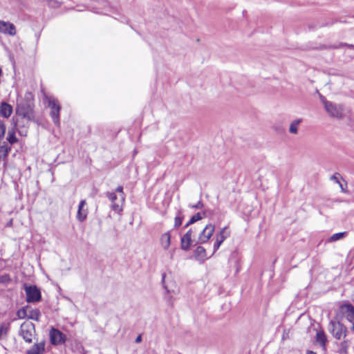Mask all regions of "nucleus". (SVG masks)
<instances>
[{"instance_id": "obj_31", "label": "nucleus", "mask_w": 354, "mask_h": 354, "mask_svg": "<svg viewBox=\"0 0 354 354\" xmlns=\"http://www.w3.org/2000/svg\"><path fill=\"white\" fill-rule=\"evenodd\" d=\"M6 126L4 123L0 120V140H1L5 136Z\"/></svg>"}, {"instance_id": "obj_11", "label": "nucleus", "mask_w": 354, "mask_h": 354, "mask_svg": "<svg viewBox=\"0 0 354 354\" xmlns=\"http://www.w3.org/2000/svg\"><path fill=\"white\" fill-rule=\"evenodd\" d=\"M193 230H188L180 239V247L183 250H188L190 248L193 241L192 239Z\"/></svg>"}, {"instance_id": "obj_29", "label": "nucleus", "mask_w": 354, "mask_h": 354, "mask_svg": "<svg viewBox=\"0 0 354 354\" xmlns=\"http://www.w3.org/2000/svg\"><path fill=\"white\" fill-rule=\"evenodd\" d=\"M34 96L31 92H26L24 95V100H21V101H24L26 103H33Z\"/></svg>"}, {"instance_id": "obj_42", "label": "nucleus", "mask_w": 354, "mask_h": 354, "mask_svg": "<svg viewBox=\"0 0 354 354\" xmlns=\"http://www.w3.org/2000/svg\"><path fill=\"white\" fill-rule=\"evenodd\" d=\"M337 184L339 185V183H342L340 181H339V179L337 180V182H336Z\"/></svg>"}, {"instance_id": "obj_1", "label": "nucleus", "mask_w": 354, "mask_h": 354, "mask_svg": "<svg viewBox=\"0 0 354 354\" xmlns=\"http://www.w3.org/2000/svg\"><path fill=\"white\" fill-rule=\"evenodd\" d=\"M17 114L28 121L34 120L33 103H26L24 101H18L16 108Z\"/></svg>"}, {"instance_id": "obj_40", "label": "nucleus", "mask_w": 354, "mask_h": 354, "mask_svg": "<svg viewBox=\"0 0 354 354\" xmlns=\"http://www.w3.org/2000/svg\"><path fill=\"white\" fill-rule=\"evenodd\" d=\"M344 45H345V46H348V47H350V48H354V46H353V45H348V44H345Z\"/></svg>"}, {"instance_id": "obj_21", "label": "nucleus", "mask_w": 354, "mask_h": 354, "mask_svg": "<svg viewBox=\"0 0 354 354\" xmlns=\"http://www.w3.org/2000/svg\"><path fill=\"white\" fill-rule=\"evenodd\" d=\"M301 119H296L292 120L289 127V132L292 134H297L298 133V127L299 124L301 123Z\"/></svg>"}, {"instance_id": "obj_37", "label": "nucleus", "mask_w": 354, "mask_h": 354, "mask_svg": "<svg viewBox=\"0 0 354 354\" xmlns=\"http://www.w3.org/2000/svg\"><path fill=\"white\" fill-rule=\"evenodd\" d=\"M339 186L341 188L342 192H345V190H344V188L343 187V185L342 183H339Z\"/></svg>"}, {"instance_id": "obj_19", "label": "nucleus", "mask_w": 354, "mask_h": 354, "mask_svg": "<svg viewBox=\"0 0 354 354\" xmlns=\"http://www.w3.org/2000/svg\"><path fill=\"white\" fill-rule=\"evenodd\" d=\"M41 313L38 309H32L31 307L28 306V315L27 318L39 321Z\"/></svg>"}, {"instance_id": "obj_28", "label": "nucleus", "mask_w": 354, "mask_h": 354, "mask_svg": "<svg viewBox=\"0 0 354 354\" xmlns=\"http://www.w3.org/2000/svg\"><path fill=\"white\" fill-rule=\"evenodd\" d=\"M202 218H203V216L201 215V213H197V214H194L193 216H192L190 220L185 225V227H187L188 225L194 223L195 222L202 219Z\"/></svg>"}, {"instance_id": "obj_12", "label": "nucleus", "mask_w": 354, "mask_h": 354, "mask_svg": "<svg viewBox=\"0 0 354 354\" xmlns=\"http://www.w3.org/2000/svg\"><path fill=\"white\" fill-rule=\"evenodd\" d=\"M340 310L348 322H354V306L353 305L350 304H343L340 306Z\"/></svg>"}, {"instance_id": "obj_22", "label": "nucleus", "mask_w": 354, "mask_h": 354, "mask_svg": "<svg viewBox=\"0 0 354 354\" xmlns=\"http://www.w3.org/2000/svg\"><path fill=\"white\" fill-rule=\"evenodd\" d=\"M316 341L323 348H325L326 343V336L324 331L321 330L317 333Z\"/></svg>"}, {"instance_id": "obj_4", "label": "nucleus", "mask_w": 354, "mask_h": 354, "mask_svg": "<svg viewBox=\"0 0 354 354\" xmlns=\"http://www.w3.org/2000/svg\"><path fill=\"white\" fill-rule=\"evenodd\" d=\"M35 325L31 322H24L20 327L19 335L28 343H31L35 336Z\"/></svg>"}, {"instance_id": "obj_25", "label": "nucleus", "mask_w": 354, "mask_h": 354, "mask_svg": "<svg viewBox=\"0 0 354 354\" xmlns=\"http://www.w3.org/2000/svg\"><path fill=\"white\" fill-rule=\"evenodd\" d=\"M27 315H28V306L18 310L17 312V316L19 319L27 318Z\"/></svg>"}, {"instance_id": "obj_20", "label": "nucleus", "mask_w": 354, "mask_h": 354, "mask_svg": "<svg viewBox=\"0 0 354 354\" xmlns=\"http://www.w3.org/2000/svg\"><path fill=\"white\" fill-rule=\"evenodd\" d=\"M195 258L200 261H204L206 258L205 249L202 246H198L194 252Z\"/></svg>"}, {"instance_id": "obj_7", "label": "nucleus", "mask_w": 354, "mask_h": 354, "mask_svg": "<svg viewBox=\"0 0 354 354\" xmlns=\"http://www.w3.org/2000/svg\"><path fill=\"white\" fill-rule=\"evenodd\" d=\"M215 230L214 225L212 223L207 224L201 232L196 240V244H203L207 242L212 237Z\"/></svg>"}, {"instance_id": "obj_36", "label": "nucleus", "mask_w": 354, "mask_h": 354, "mask_svg": "<svg viewBox=\"0 0 354 354\" xmlns=\"http://www.w3.org/2000/svg\"><path fill=\"white\" fill-rule=\"evenodd\" d=\"M142 341L141 335H138L136 339V343H140Z\"/></svg>"}, {"instance_id": "obj_15", "label": "nucleus", "mask_w": 354, "mask_h": 354, "mask_svg": "<svg viewBox=\"0 0 354 354\" xmlns=\"http://www.w3.org/2000/svg\"><path fill=\"white\" fill-rule=\"evenodd\" d=\"M11 147H8L5 141L0 140V160H5Z\"/></svg>"}, {"instance_id": "obj_14", "label": "nucleus", "mask_w": 354, "mask_h": 354, "mask_svg": "<svg viewBox=\"0 0 354 354\" xmlns=\"http://www.w3.org/2000/svg\"><path fill=\"white\" fill-rule=\"evenodd\" d=\"M17 127H18V124L17 122H15L14 123L13 127L8 131L7 140L11 145L18 142V139L15 136Z\"/></svg>"}, {"instance_id": "obj_2", "label": "nucleus", "mask_w": 354, "mask_h": 354, "mask_svg": "<svg viewBox=\"0 0 354 354\" xmlns=\"http://www.w3.org/2000/svg\"><path fill=\"white\" fill-rule=\"evenodd\" d=\"M45 100L48 102V106L50 109V116L53 120V122L57 126H59V111L61 110V106L57 99L52 96L45 95Z\"/></svg>"}, {"instance_id": "obj_32", "label": "nucleus", "mask_w": 354, "mask_h": 354, "mask_svg": "<svg viewBox=\"0 0 354 354\" xmlns=\"http://www.w3.org/2000/svg\"><path fill=\"white\" fill-rule=\"evenodd\" d=\"M115 190H116V192H118L120 194V197L121 198V201L124 202V194L123 192V187L122 186H118Z\"/></svg>"}, {"instance_id": "obj_39", "label": "nucleus", "mask_w": 354, "mask_h": 354, "mask_svg": "<svg viewBox=\"0 0 354 354\" xmlns=\"http://www.w3.org/2000/svg\"><path fill=\"white\" fill-rule=\"evenodd\" d=\"M306 354H316V353L313 351H308Z\"/></svg>"}, {"instance_id": "obj_10", "label": "nucleus", "mask_w": 354, "mask_h": 354, "mask_svg": "<svg viewBox=\"0 0 354 354\" xmlns=\"http://www.w3.org/2000/svg\"><path fill=\"white\" fill-rule=\"evenodd\" d=\"M0 32L10 36L17 34L15 26L9 21L0 20Z\"/></svg>"}, {"instance_id": "obj_9", "label": "nucleus", "mask_w": 354, "mask_h": 354, "mask_svg": "<svg viewBox=\"0 0 354 354\" xmlns=\"http://www.w3.org/2000/svg\"><path fill=\"white\" fill-rule=\"evenodd\" d=\"M230 236L227 227H223L216 235V242L214 244V253L218 250L223 242Z\"/></svg>"}, {"instance_id": "obj_41", "label": "nucleus", "mask_w": 354, "mask_h": 354, "mask_svg": "<svg viewBox=\"0 0 354 354\" xmlns=\"http://www.w3.org/2000/svg\"><path fill=\"white\" fill-rule=\"evenodd\" d=\"M2 75V70L1 68H0V77Z\"/></svg>"}, {"instance_id": "obj_16", "label": "nucleus", "mask_w": 354, "mask_h": 354, "mask_svg": "<svg viewBox=\"0 0 354 354\" xmlns=\"http://www.w3.org/2000/svg\"><path fill=\"white\" fill-rule=\"evenodd\" d=\"M160 241L162 248L165 250H168L171 244V235L169 232L162 234Z\"/></svg>"}, {"instance_id": "obj_35", "label": "nucleus", "mask_w": 354, "mask_h": 354, "mask_svg": "<svg viewBox=\"0 0 354 354\" xmlns=\"http://www.w3.org/2000/svg\"><path fill=\"white\" fill-rule=\"evenodd\" d=\"M203 207V204L199 201L196 205H192L191 207L194 209H201Z\"/></svg>"}, {"instance_id": "obj_34", "label": "nucleus", "mask_w": 354, "mask_h": 354, "mask_svg": "<svg viewBox=\"0 0 354 354\" xmlns=\"http://www.w3.org/2000/svg\"><path fill=\"white\" fill-rule=\"evenodd\" d=\"M339 177H340V174L338 173H335L334 175L330 176V180L336 183V182H337V180L339 179Z\"/></svg>"}, {"instance_id": "obj_30", "label": "nucleus", "mask_w": 354, "mask_h": 354, "mask_svg": "<svg viewBox=\"0 0 354 354\" xmlns=\"http://www.w3.org/2000/svg\"><path fill=\"white\" fill-rule=\"evenodd\" d=\"M17 131H18L19 134L21 136H26L28 134V128L27 127H17L16 128Z\"/></svg>"}, {"instance_id": "obj_27", "label": "nucleus", "mask_w": 354, "mask_h": 354, "mask_svg": "<svg viewBox=\"0 0 354 354\" xmlns=\"http://www.w3.org/2000/svg\"><path fill=\"white\" fill-rule=\"evenodd\" d=\"M346 234V232H339L334 234L330 237L329 241L334 242L341 239H343L345 236Z\"/></svg>"}, {"instance_id": "obj_38", "label": "nucleus", "mask_w": 354, "mask_h": 354, "mask_svg": "<svg viewBox=\"0 0 354 354\" xmlns=\"http://www.w3.org/2000/svg\"><path fill=\"white\" fill-rule=\"evenodd\" d=\"M350 323L352 324V327L351 329L354 332V322H351Z\"/></svg>"}, {"instance_id": "obj_33", "label": "nucleus", "mask_w": 354, "mask_h": 354, "mask_svg": "<svg viewBox=\"0 0 354 354\" xmlns=\"http://www.w3.org/2000/svg\"><path fill=\"white\" fill-rule=\"evenodd\" d=\"M182 220L183 218L180 216H176L174 219V227H178L182 224Z\"/></svg>"}, {"instance_id": "obj_3", "label": "nucleus", "mask_w": 354, "mask_h": 354, "mask_svg": "<svg viewBox=\"0 0 354 354\" xmlns=\"http://www.w3.org/2000/svg\"><path fill=\"white\" fill-rule=\"evenodd\" d=\"M328 330L336 339H341L347 335L346 327L339 322L330 321Z\"/></svg>"}, {"instance_id": "obj_23", "label": "nucleus", "mask_w": 354, "mask_h": 354, "mask_svg": "<svg viewBox=\"0 0 354 354\" xmlns=\"http://www.w3.org/2000/svg\"><path fill=\"white\" fill-rule=\"evenodd\" d=\"M44 351L43 344H36L28 351V354H41Z\"/></svg>"}, {"instance_id": "obj_5", "label": "nucleus", "mask_w": 354, "mask_h": 354, "mask_svg": "<svg viewBox=\"0 0 354 354\" xmlns=\"http://www.w3.org/2000/svg\"><path fill=\"white\" fill-rule=\"evenodd\" d=\"M322 102L324 104L325 109L326 112L331 116L334 118H342L343 115V107L339 104H336L326 100L325 99L322 100Z\"/></svg>"}, {"instance_id": "obj_6", "label": "nucleus", "mask_w": 354, "mask_h": 354, "mask_svg": "<svg viewBox=\"0 0 354 354\" xmlns=\"http://www.w3.org/2000/svg\"><path fill=\"white\" fill-rule=\"evenodd\" d=\"M26 301L28 303L37 302L41 299L40 290L35 286H24Z\"/></svg>"}, {"instance_id": "obj_8", "label": "nucleus", "mask_w": 354, "mask_h": 354, "mask_svg": "<svg viewBox=\"0 0 354 354\" xmlns=\"http://www.w3.org/2000/svg\"><path fill=\"white\" fill-rule=\"evenodd\" d=\"M106 196L112 203L111 209L115 212L120 213L123 209L122 206L124 203V202L121 201V198L120 197V199H118V196L114 192L106 193Z\"/></svg>"}, {"instance_id": "obj_26", "label": "nucleus", "mask_w": 354, "mask_h": 354, "mask_svg": "<svg viewBox=\"0 0 354 354\" xmlns=\"http://www.w3.org/2000/svg\"><path fill=\"white\" fill-rule=\"evenodd\" d=\"M12 279L8 274H0V283L8 285L11 282Z\"/></svg>"}, {"instance_id": "obj_13", "label": "nucleus", "mask_w": 354, "mask_h": 354, "mask_svg": "<svg viewBox=\"0 0 354 354\" xmlns=\"http://www.w3.org/2000/svg\"><path fill=\"white\" fill-rule=\"evenodd\" d=\"M50 337L53 344L64 342V335L57 329L52 328L50 331Z\"/></svg>"}, {"instance_id": "obj_17", "label": "nucleus", "mask_w": 354, "mask_h": 354, "mask_svg": "<svg viewBox=\"0 0 354 354\" xmlns=\"http://www.w3.org/2000/svg\"><path fill=\"white\" fill-rule=\"evenodd\" d=\"M12 112V107L10 104L6 102L1 103L0 107V113L1 116L4 118H8L11 115Z\"/></svg>"}, {"instance_id": "obj_18", "label": "nucleus", "mask_w": 354, "mask_h": 354, "mask_svg": "<svg viewBox=\"0 0 354 354\" xmlns=\"http://www.w3.org/2000/svg\"><path fill=\"white\" fill-rule=\"evenodd\" d=\"M85 205V200H82L79 204L77 218L80 221H83L86 218V211L83 209Z\"/></svg>"}, {"instance_id": "obj_24", "label": "nucleus", "mask_w": 354, "mask_h": 354, "mask_svg": "<svg viewBox=\"0 0 354 354\" xmlns=\"http://www.w3.org/2000/svg\"><path fill=\"white\" fill-rule=\"evenodd\" d=\"M10 330L9 323H2L0 325V339L6 337Z\"/></svg>"}]
</instances>
